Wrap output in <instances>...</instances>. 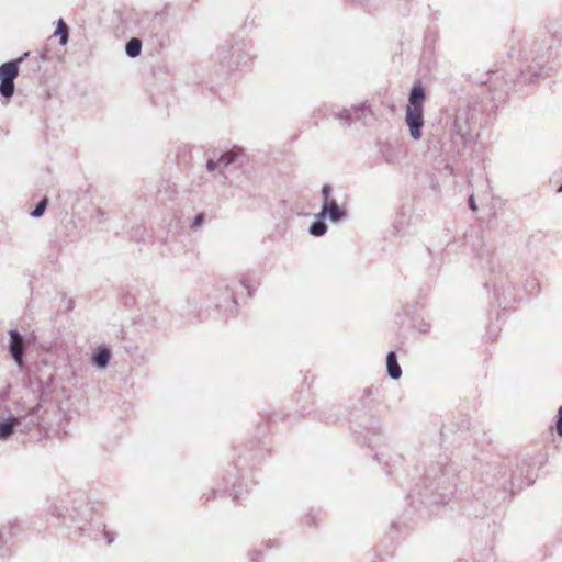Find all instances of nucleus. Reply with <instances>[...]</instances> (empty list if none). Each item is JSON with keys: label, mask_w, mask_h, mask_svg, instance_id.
Returning a JSON list of instances; mask_svg holds the SVG:
<instances>
[{"label": "nucleus", "mask_w": 562, "mask_h": 562, "mask_svg": "<svg viewBox=\"0 0 562 562\" xmlns=\"http://www.w3.org/2000/svg\"><path fill=\"white\" fill-rule=\"evenodd\" d=\"M425 99L426 95L423 86L420 83H415L409 94L405 114V121L409 127L411 136L414 139H419L422 137Z\"/></svg>", "instance_id": "nucleus-1"}, {"label": "nucleus", "mask_w": 562, "mask_h": 562, "mask_svg": "<svg viewBox=\"0 0 562 562\" xmlns=\"http://www.w3.org/2000/svg\"><path fill=\"white\" fill-rule=\"evenodd\" d=\"M11 345L10 352L20 368L23 367V338L15 331H10Z\"/></svg>", "instance_id": "nucleus-2"}, {"label": "nucleus", "mask_w": 562, "mask_h": 562, "mask_svg": "<svg viewBox=\"0 0 562 562\" xmlns=\"http://www.w3.org/2000/svg\"><path fill=\"white\" fill-rule=\"evenodd\" d=\"M321 215H328L333 221H338L342 217L344 212L339 209L338 204L333 199L329 201H324Z\"/></svg>", "instance_id": "nucleus-3"}, {"label": "nucleus", "mask_w": 562, "mask_h": 562, "mask_svg": "<svg viewBox=\"0 0 562 562\" xmlns=\"http://www.w3.org/2000/svg\"><path fill=\"white\" fill-rule=\"evenodd\" d=\"M236 156H237V151H235V150L227 151L224 155H222L217 161L209 160L206 167L210 171H213L222 165L227 166V165L232 164L235 160Z\"/></svg>", "instance_id": "nucleus-4"}, {"label": "nucleus", "mask_w": 562, "mask_h": 562, "mask_svg": "<svg viewBox=\"0 0 562 562\" xmlns=\"http://www.w3.org/2000/svg\"><path fill=\"white\" fill-rule=\"evenodd\" d=\"M19 76V67L15 61H8L0 66V78L14 80Z\"/></svg>", "instance_id": "nucleus-5"}, {"label": "nucleus", "mask_w": 562, "mask_h": 562, "mask_svg": "<svg viewBox=\"0 0 562 562\" xmlns=\"http://www.w3.org/2000/svg\"><path fill=\"white\" fill-rule=\"evenodd\" d=\"M387 372L392 379H398L402 374L400 364L397 363L395 352H390L386 357Z\"/></svg>", "instance_id": "nucleus-6"}, {"label": "nucleus", "mask_w": 562, "mask_h": 562, "mask_svg": "<svg viewBox=\"0 0 562 562\" xmlns=\"http://www.w3.org/2000/svg\"><path fill=\"white\" fill-rule=\"evenodd\" d=\"M0 93L10 98L14 93V80L0 78Z\"/></svg>", "instance_id": "nucleus-7"}, {"label": "nucleus", "mask_w": 562, "mask_h": 562, "mask_svg": "<svg viewBox=\"0 0 562 562\" xmlns=\"http://www.w3.org/2000/svg\"><path fill=\"white\" fill-rule=\"evenodd\" d=\"M142 42L138 38H132L126 44V54L136 57L140 54Z\"/></svg>", "instance_id": "nucleus-8"}, {"label": "nucleus", "mask_w": 562, "mask_h": 562, "mask_svg": "<svg viewBox=\"0 0 562 562\" xmlns=\"http://www.w3.org/2000/svg\"><path fill=\"white\" fill-rule=\"evenodd\" d=\"M15 424V418L9 422L0 423V439H7L10 437L13 432Z\"/></svg>", "instance_id": "nucleus-9"}, {"label": "nucleus", "mask_w": 562, "mask_h": 562, "mask_svg": "<svg viewBox=\"0 0 562 562\" xmlns=\"http://www.w3.org/2000/svg\"><path fill=\"white\" fill-rule=\"evenodd\" d=\"M55 35L60 36V44L65 45L68 41V26L64 22V20H59L57 23V29L55 31Z\"/></svg>", "instance_id": "nucleus-10"}, {"label": "nucleus", "mask_w": 562, "mask_h": 562, "mask_svg": "<svg viewBox=\"0 0 562 562\" xmlns=\"http://www.w3.org/2000/svg\"><path fill=\"white\" fill-rule=\"evenodd\" d=\"M110 360V352L106 349L100 350L94 356V362L100 367L104 368Z\"/></svg>", "instance_id": "nucleus-11"}, {"label": "nucleus", "mask_w": 562, "mask_h": 562, "mask_svg": "<svg viewBox=\"0 0 562 562\" xmlns=\"http://www.w3.org/2000/svg\"><path fill=\"white\" fill-rule=\"evenodd\" d=\"M327 226L323 222H315L311 228L310 233L314 236H322L325 234Z\"/></svg>", "instance_id": "nucleus-12"}, {"label": "nucleus", "mask_w": 562, "mask_h": 562, "mask_svg": "<svg viewBox=\"0 0 562 562\" xmlns=\"http://www.w3.org/2000/svg\"><path fill=\"white\" fill-rule=\"evenodd\" d=\"M47 203H48V200L46 198L43 199L38 203V205L35 207V210L32 212V216H34V217L41 216L45 212Z\"/></svg>", "instance_id": "nucleus-13"}, {"label": "nucleus", "mask_w": 562, "mask_h": 562, "mask_svg": "<svg viewBox=\"0 0 562 562\" xmlns=\"http://www.w3.org/2000/svg\"><path fill=\"white\" fill-rule=\"evenodd\" d=\"M557 432L562 437V406L558 411Z\"/></svg>", "instance_id": "nucleus-14"}, {"label": "nucleus", "mask_w": 562, "mask_h": 562, "mask_svg": "<svg viewBox=\"0 0 562 562\" xmlns=\"http://www.w3.org/2000/svg\"><path fill=\"white\" fill-rule=\"evenodd\" d=\"M330 192H331V187L330 186H328V184L323 186L322 193H323V196H324V201L331 200L329 198Z\"/></svg>", "instance_id": "nucleus-15"}, {"label": "nucleus", "mask_w": 562, "mask_h": 562, "mask_svg": "<svg viewBox=\"0 0 562 562\" xmlns=\"http://www.w3.org/2000/svg\"><path fill=\"white\" fill-rule=\"evenodd\" d=\"M202 222H203V214H199L194 218L193 226L198 227L202 224Z\"/></svg>", "instance_id": "nucleus-16"}, {"label": "nucleus", "mask_w": 562, "mask_h": 562, "mask_svg": "<svg viewBox=\"0 0 562 562\" xmlns=\"http://www.w3.org/2000/svg\"><path fill=\"white\" fill-rule=\"evenodd\" d=\"M470 205H471V207H472L473 210H475V205H474V202H473V199H472V198L470 199Z\"/></svg>", "instance_id": "nucleus-17"}, {"label": "nucleus", "mask_w": 562, "mask_h": 562, "mask_svg": "<svg viewBox=\"0 0 562 562\" xmlns=\"http://www.w3.org/2000/svg\"><path fill=\"white\" fill-rule=\"evenodd\" d=\"M559 192H562V184L558 189Z\"/></svg>", "instance_id": "nucleus-18"}]
</instances>
